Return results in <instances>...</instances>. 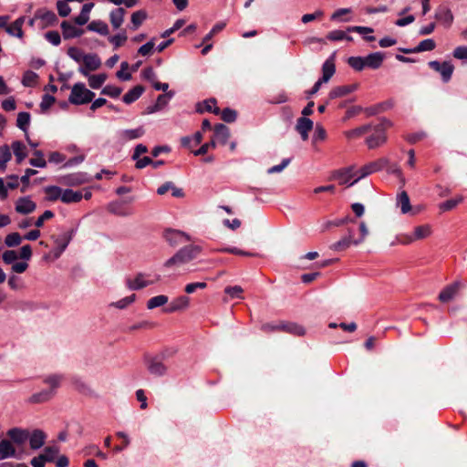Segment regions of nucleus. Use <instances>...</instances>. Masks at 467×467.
I'll list each match as a JSON object with an SVG mask.
<instances>
[{"label": "nucleus", "mask_w": 467, "mask_h": 467, "mask_svg": "<svg viewBox=\"0 0 467 467\" xmlns=\"http://www.w3.org/2000/svg\"><path fill=\"white\" fill-rule=\"evenodd\" d=\"M372 125L371 124H366L360 127H358L356 129L348 130L345 132V136L349 139H357L364 135L365 133L371 131Z\"/></svg>", "instance_id": "40"}, {"label": "nucleus", "mask_w": 467, "mask_h": 467, "mask_svg": "<svg viewBox=\"0 0 467 467\" xmlns=\"http://www.w3.org/2000/svg\"><path fill=\"white\" fill-rule=\"evenodd\" d=\"M282 331L292 334L294 336H304L306 333V330L302 326L296 323L284 321H282Z\"/></svg>", "instance_id": "35"}, {"label": "nucleus", "mask_w": 467, "mask_h": 467, "mask_svg": "<svg viewBox=\"0 0 467 467\" xmlns=\"http://www.w3.org/2000/svg\"><path fill=\"white\" fill-rule=\"evenodd\" d=\"M76 232L77 229L72 228L55 239L56 247L52 251V254L55 258L60 257V255L63 254V252L66 250L68 244L72 240Z\"/></svg>", "instance_id": "8"}, {"label": "nucleus", "mask_w": 467, "mask_h": 467, "mask_svg": "<svg viewBox=\"0 0 467 467\" xmlns=\"http://www.w3.org/2000/svg\"><path fill=\"white\" fill-rule=\"evenodd\" d=\"M67 55L76 62H83L86 54H84L79 48L71 47L67 49Z\"/></svg>", "instance_id": "57"}, {"label": "nucleus", "mask_w": 467, "mask_h": 467, "mask_svg": "<svg viewBox=\"0 0 467 467\" xmlns=\"http://www.w3.org/2000/svg\"><path fill=\"white\" fill-rule=\"evenodd\" d=\"M462 201V198H461V197L458 199L447 200V201L440 203L439 208L442 212H447V211H450V210H452L453 208H455Z\"/></svg>", "instance_id": "59"}, {"label": "nucleus", "mask_w": 467, "mask_h": 467, "mask_svg": "<svg viewBox=\"0 0 467 467\" xmlns=\"http://www.w3.org/2000/svg\"><path fill=\"white\" fill-rule=\"evenodd\" d=\"M94 97V92L88 89L85 84L78 82L72 87L68 101L73 105H83L91 102Z\"/></svg>", "instance_id": "3"}, {"label": "nucleus", "mask_w": 467, "mask_h": 467, "mask_svg": "<svg viewBox=\"0 0 467 467\" xmlns=\"http://www.w3.org/2000/svg\"><path fill=\"white\" fill-rule=\"evenodd\" d=\"M313 121L306 117H301L297 119L296 130L303 140L308 139V132L313 129Z\"/></svg>", "instance_id": "15"}, {"label": "nucleus", "mask_w": 467, "mask_h": 467, "mask_svg": "<svg viewBox=\"0 0 467 467\" xmlns=\"http://www.w3.org/2000/svg\"><path fill=\"white\" fill-rule=\"evenodd\" d=\"M34 155L36 158H32L29 160V164L37 168H46L47 161L44 159V153L42 150H36L34 151Z\"/></svg>", "instance_id": "49"}, {"label": "nucleus", "mask_w": 467, "mask_h": 467, "mask_svg": "<svg viewBox=\"0 0 467 467\" xmlns=\"http://www.w3.org/2000/svg\"><path fill=\"white\" fill-rule=\"evenodd\" d=\"M356 88L357 85L338 86L330 90L328 98L329 99L341 98L353 92Z\"/></svg>", "instance_id": "26"}, {"label": "nucleus", "mask_w": 467, "mask_h": 467, "mask_svg": "<svg viewBox=\"0 0 467 467\" xmlns=\"http://www.w3.org/2000/svg\"><path fill=\"white\" fill-rule=\"evenodd\" d=\"M197 111L202 113V112H213L214 114L220 113V109L216 107V99H209L202 103H199L197 106Z\"/></svg>", "instance_id": "30"}, {"label": "nucleus", "mask_w": 467, "mask_h": 467, "mask_svg": "<svg viewBox=\"0 0 467 467\" xmlns=\"http://www.w3.org/2000/svg\"><path fill=\"white\" fill-rule=\"evenodd\" d=\"M44 192L47 194V196H46L47 201H48V202H56L57 200L61 201L62 192H63L62 188H60L58 186L51 185V186L45 187Z\"/></svg>", "instance_id": "34"}, {"label": "nucleus", "mask_w": 467, "mask_h": 467, "mask_svg": "<svg viewBox=\"0 0 467 467\" xmlns=\"http://www.w3.org/2000/svg\"><path fill=\"white\" fill-rule=\"evenodd\" d=\"M88 181L86 174L75 173L66 177L65 183L71 186L81 185Z\"/></svg>", "instance_id": "45"}, {"label": "nucleus", "mask_w": 467, "mask_h": 467, "mask_svg": "<svg viewBox=\"0 0 467 467\" xmlns=\"http://www.w3.org/2000/svg\"><path fill=\"white\" fill-rule=\"evenodd\" d=\"M12 154L10 151V148L7 145H4L0 147V166L5 169L6 163L11 160Z\"/></svg>", "instance_id": "52"}, {"label": "nucleus", "mask_w": 467, "mask_h": 467, "mask_svg": "<svg viewBox=\"0 0 467 467\" xmlns=\"http://www.w3.org/2000/svg\"><path fill=\"white\" fill-rule=\"evenodd\" d=\"M126 10L122 7H118L112 10L109 14V20L114 29H119L124 21Z\"/></svg>", "instance_id": "22"}, {"label": "nucleus", "mask_w": 467, "mask_h": 467, "mask_svg": "<svg viewBox=\"0 0 467 467\" xmlns=\"http://www.w3.org/2000/svg\"><path fill=\"white\" fill-rule=\"evenodd\" d=\"M83 63L84 66L90 71L98 69L101 65L100 58L96 54H87Z\"/></svg>", "instance_id": "39"}, {"label": "nucleus", "mask_w": 467, "mask_h": 467, "mask_svg": "<svg viewBox=\"0 0 467 467\" xmlns=\"http://www.w3.org/2000/svg\"><path fill=\"white\" fill-rule=\"evenodd\" d=\"M38 75L34 71L27 70L24 73L22 84L25 87H35L37 84Z\"/></svg>", "instance_id": "46"}, {"label": "nucleus", "mask_w": 467, "mask_h": 467, "mask_svg": "<svg viewBox=\"0 0 467 467\" xmlns=\"http://www.w3.org/2000/svg\"><path fill=\"white\" fill-rule=\"evenodd\" d=\"M7 435L13 442L21 445L27 441L29 431L21 428H13L7 431Z\"/></svg>", "instance_id": "18"}, {"label": "nucleus", "mask_w": 467, "mask_h": 467, "mask_svg": "<svg viewBox=\"0 0 467 467\" xmlns=\"http://www.w3.org/2000/svg\"><path fill=\"white\" fill-rule=\"evenodd\" d=\"M460 288V283L455 282L450 285H447L439 295L440 301L445 303L451 300L457 294Z\"/></svg>", "instance_id": "23"}, {"label": "nucleus", "mask_w": 467, "mask_h": 467, "mask_svg": "<svg viewBox=\"0 0 467 467\" xmlns=\"http://www.w3.org/2000/svg\"><path fill=\"white\" fill-rule=\"evenodd\" d=\"M144 132L145 131L142 127H139L137 129L132 130H124L119 131V138L122 140H131L140 138L144 134Z\"/></svg>", "instance_id": "36"}, {"label": "nucleus", "mask_w": 467, "mask_h": 467, "mask_svg": "<svg viewBox=\"0 0 467 467\" xmlns=\"http://www.w3.org/2000/svg\"><path fill=\"white\" fill-rule=\"evenodd\" d=\"M116 436L120 438V439H122V441H123V444L117 445V446L114 447V451L116 452H120L123 450H125L130 444V438L124 431H117L116 432Z\"/></svg>", "instance_id": "54"}, {"label": "nucleus", "mask_w": 467, "mask_h": 467, "mask_svg": "<svg viewBox=\"0 0 467 467\" xmlns=\"http://www.w3.org/2000/svg\"><path fill=\"white\" fill-rule=\"evenodd\" d=\"M358 175V170L356 171L354 166H349L334 171L331 179L338 181L341 185L352 186L359 181L357 180Z\"/></svg>", "instance_id": "4"}, {"label": "nucleus", "mask_w": 467, "mask_h": 467, "mask_svg": "<svg viewBox=\"0 0 467 467\" xmlns=\"http://www.w3.org/2000/svg\"><path fill=\"white\" fill-rule=\"evenodd\" d=\"M67 2L68 1H67V0H59L57 3V12H58L59 16L62 17L67 16L71 12V8L67 5Z\"/></svg>", "instance_id": "60"}, {"label": "nucleus", "mask_w": 467, "mask_h": 467, "mask_svg": "<svg viewBox=\"0 0 467 467\" xmlns=\"http://www.w3.org/2000/svg\"><path fill=\"white\" fill-rule=\"evenodd\" d=\"M351 12V8H339L331 15L330 19L332 21L349 22L351 21V17L342 18V16L348 15Z\"/></svg>", "instance_id": "51"}, {"label": "nucleus", "mask_w": 467, "mask_h": 467, "mask_svg": "<svg viewBox=\"0 0 467 467\" xmlns=\"http://www.w3.org/2000/svg\"><path fill=\"white\" fill-rule=\"evenodd\" d=\"M163 238L172 247L182 244L191 240V237L184 232L175 229H166L163 232Z\"/></svg>", "instance_id": "7"}, {"label": "nucleus", "mask_w": 467, "mask_h": 467, "mask_svg": "<svg viewBox=\"0 0 467 467\" xmlns=\"http://www.w3.org/2000/svg\"><path fill=\"white\" fill-rule=\"evenodd\" d=\"M150 275L145 273H138L134 278H127L126 285L130 290H140L150 285L155 284L161 279L160 275H156V279H149Z\"/></svg>", "instance_id": "5"}, {"label": "nucleus", "mask_w": 467, "mask_h": 467, "mask_svg": "<svg viewBox=\"0 0 467 467\" xmlns=\"http://www.w3.org/2000/svg\"><path fill=\"white\" fill-rule=\"evenodd\" d=\"M202 252L199 245H186L181 248L177 253L164 263V267L170 268L179 266L196 258Z\"/></svg>", "instance_id": "1"}, {"label": "nucleus", "mask_w": 467, "mask_h": 467, "mask_svg": "<svg viewBox=\"0 0 467 467\" xmlns=\"http://www.w3.org/2000/svg\"><path fill=\"white\" fill-rule=\"evenodd\" d=\"M121 92H122L121 88L112 86V85H107L106 87L103 88V89L101 91V93L103 95H107L111 98H118L121 94Z\"/></svg>", "instance_id": "58"}, {"label": "nucleus", "mask_w": 467, "mask_h": 467, "mask_svg": "<svg viewBox=\"0 0 467 467\" xmlns=\"http://www.w3.org/2000/svg\"><path fill=\"white\" fill-rule=\"evenodd\" d=\"M429 67L441 74L444 83H447L451 80L454 70V67L451 62L444 61L441 63L439 61L433 60L429 62Z\"/></svg>", "instance_id": "9"}, {"label": "nucleus", "mask_w": 467, "mask_h": 467, "mask_svg": "<svg viewBox=\"0 0 467 467\" xmlns=\"http://www.w3.org/2000/svg\"><path fill=\"white\" fill-rule=\"evenodd\" d=\"M22 238L18 233H12L6 235L5 244L8 247H16L20 244Z\"/></svg>", "instance_id": "56"}, {"label": "nucleus", "mask_w": 467, "mask_h": 467, "mask_svg": "<svg viewBox=\"0 0 467 467\" xmlns=\"http://www.w3.org/2000/svg\"><path fill=\"white\" fill-rule=\"evenodd\" d=\"M16 455V449L10 441L3 440L0 441V460H5Z\"/></svg>", "instance_id": "32"}, {"label": "nucleus", "mask_w": 467, "mask_h": 467, "mask_svg": "<svg viewBox=\"0 0 467 467\" xmlns=\"http://www.w3.org/2000/svg\"><path fill=\"white\" fill-rule=\"evenodd\" d=\"M147 368L150 374L157 377L165 375L167 371V367L158 357L150 358L148 362Z\"/></svg>", "instance_id": "14"}, {"label": "nucleus", "mask_w": 467, "mask_h": 467, "mask_svg": "<svg viewBox=\"0 0 467 467\" xmlns=\"http://www.w3.org/2000/svg\"><path fill=\"white\" fill-rule=\"evenodd\" d=\"M190 306V298L186 296H180L174 298L164 309L166 313H174L185 310Z\"/></svg>", "instance_id": "10"}, {"label": "nucleus", "mask_w": 467, "mask_h": 467, "mask_svg": "<svg viewBox=\"0 0 467 467\" xmlns=\"http://www.w3.org/2000/svg\"><path fill=\"white\" fill-rule=\"evenodd\" d=\"M436 44L433 39L428 38L420 41L419 45L413 49H404L403 52L406 54L410 53H420L424 51H431L435 48Z\"/></svg>", "instance_id": "27"}, {"label": "nucleus", "mask_w": 467, "mask_h": 467, "mask_svg": "<svg viewBox=\"0 0 467 467\" xmlns=\"http://www.w3.org/2000/svg\"><path fill=\"white\" fill-rule=\"evenodd\" d=\"M230 137V130L224 124H217L214 127V135L213 140L216 144L225 145Z\"/></svg>", "instance_id": "20"}, {"label": "nucleus", "mask_w": 467, "mask_h": 467, "mask_svg": "<svg viewBox=\"0 0 467 467\" xmlns=\"http://www.w3.org/2000/svg\"><path fill=\"white\" fill-rule=\"evenodd\" d=\"M261 331L265 333H273L276 331H282V321L274 323L268 322L265 323L260 327Z\"/></svg>", "instance_id": "55"}, {"label": "nucleus", "mask_w": 467, "mask_h": 467, "mask_svg": "<svg viewBox=\"0 0 467 467\" xmlns=\"http://www.w3.org/2000/svg\"><path fill=\"white\" fill-rule=\"evenodd\" d=\"M143 92L144 88L142 86H135L123 96L122 100L126 104H131L132 102L136 101Z\"/></svg>", "instance_id": "31"}, {"label": "nucleus", "mask_w": 467, "mask_h": 467, "mask_svg": "<svg viewBox=\"0 0 467 467\" xmlns=\"http://www.w3.org/2000/svg\"><path fill=\"white\" fill-rule=\"evenodd\" d=\"M109 42L114 46V48L121 47L127 40V35L125 32L112 36L109 38Z\"/></svg>", "instance_id": "61"}, {"label": "nucleus", "mask_w": 467, "mask_h": 467, "mask_svg": "<svg viewBox=\"0 0 467 467\" xmlns=\"http://www.w3.org/2000/svg\"><path fill=\"white\" fill-rule=\"evenodd\" d=\"M392 123L387 119H382L378 124L372 126V134L366 140L369 149H375L383 145L387 140L386 130L391 127Z\"/></svg>", "instance_id": "2"}, {"label": "nucleus", "mask_w": 467, "mask_h": 467, "mask_svg": "<svg viewBox=\"0 0 467 467\" xmlns=\"http://www.w3.org/2000/svg\"><path fill=\"white\" fill-rule=\"evenodd\" d=\"M11 148L17 163H21L27 156L26 146L19 140L12 142Z\"/></svg>", "instance_id": "33"}, {"label": "nucleus", "mask_w": 467, "mask_h": 467, "mask_svg": "<svg viewBox=\"0 0 467 467\" xmlns=\"http://www.w3.org/2000/svg\"><path fill=\"white\" fill-rule=\"evenodd\" d=\"M61 29L64 38H73L82 35L83 30L76 27L74 25L67 21H63L61 24Z\"/></svg>", "instance_id": "24"}, {"label": "nucleus", "mask_w": 467, "mask_h": 467, "mask_svg": "<svg viewBox=\"0 0 467 467\" xmlns=\"http://www.w3.org/2000/svg\"><path fill=\"white\" fill-rule=\"evenodd\" d=\"M385 59V56L381 52H374L366 57H364L365 66L366 67L371 69H378L381 67L383 61Z\"/></svg>", "instance_id": "19"}, {"label": "nucleus", "mask_w": 467, "mask_h": 467, "mask_svg": "<svg viewBox=\"0 0 467 467\" xmlns=\"http://www.w3.org/2000/svg\"><path fill=\"white\" fill-rule=\"evenodd\" d=\"M397 205L400 206L403 214L408 213L411 210L410 202L408 193L402 191L397 197Z\"/></svg>", "instance_id": "37"}, {"label": "nucleus", "mask_w": 467, "mask_h": 467, "mask_svg": "<svg viewBox=\"0 0 467 467\" xmlns=\"http://www.w3.org/2000/svg\"><path fill=\"white\" fill-rule=\"evenodd\" d=\"M25 20H26L25 16L18 17L11 25L6 26V32L10 36H14L21 38L23 36L22 26H23V25L25 23Z\"/></svg>", "instance_id": "28"}, {"label": "nucleus", "mask_w": 467, "mask_h": 467, "mask_svg": "<svg viewBox=\"0 0 467 467\" xmlns=\"http://www.w3.org/2000/svg\"><path fill=\"white\" fill-rule=\"evenodd\" d=\"M174 91H169L164 94L159 95L156 103L153 106V109L150 110V112L160 110L163 107H165L171 99V98L174 96Z\"/></svg>", "instance_id": "42"}, {"label": "nucleus", "mask_w": 467, "mask_h": 467, "mask_svg": "<svg viewBox=\"0 0 467 467\" xmlns=\"http://www.w3.org/2000/svg\"><path fill=\"white\" fill-rule=\"evenodd\" d=\"M348 65L357 71L363 70L365 66L364 57H350L348 60Z\"/></svg>", "instance_id": "53"}, {"label": "nucleus", "mask_w": 467, "mask_h": 467, "mask_svg": "<svg viewBox=\"0 0 467 467\" xmlns=\"http://www.w3.org/2000/svg\"><path fill=\"white\" fill-rule=\"evenodd\" d=\"M57 453H58L57 447L48 446V447L45 448L44 453H42V455H44L47 462H50L54 461V459Z\"/></svg>", "instance_id": "64"}, {"label": "nucleus", "mask_w": 467, "mask_h": 467, "mask_svg": "<svg viewBox=\"0 0 467 467\" xmlns=\"http://www.w3.org/2000/svg\"><path fill=\"white\" fill-rule=\"evenodd\" d=\"M36 208V204L29 197H21L16 203V211L21 214L31 213Z\"/></svg>", "instance_id": "12"}, {"label": "nucleus", "mask_w": 467, "mask_h": 467, "mask_svg": "<svg viewBox=\"0 0 467 467\" xmlns=\"http://www.w3.org/2000/svg\"><path fill=\"white\" fill-rule=\"evenodd\" d=\"M107 210L109 213L121 217H128L133 214V211L124 208L123 202L119 201L110 202L107 206Z\"/></svg>", "instance_id": "17"}, {"label": "nucleus", "mask_w": 467, "mask_h": 467, "mask_svg": "<svg viewBox=\"0 0 467 467\" xmlns=\"http://www.w3.org/2000/svg\"><path fill=\"white\" fill-rule=\"evenodd\" d=\"M336 67L333 58H329L325 61L322 66V78H319L322 82L327 83L335 74Z\"/></svg>", "instance_id": "29"}, {"label": "nucleus", "mask_w": 467, "mask_h": 467, "mask_svg": "<svg viewBox=\"0 0 467 467\" xmlns=\"http://www.w3.org/2000/svg\"><path fill=\"white\" fill-rule=\"evenodd\" d=\"M107 79L106 74L91 75L88 77V85L90 88H99Z\"/></svg>", "instance_id": "50"}, {"label": "nucleus", "mask_w": 467, "mask_h": 467, "mask_svg": "<svg viewBox=\"0 0 467 467\" xmlns=\"http://www.w3.org/2000/svg\"><path fill=\"white\" fill-rule=\"evenodd\" d=\"M30 123V114L28 112H19L16 119V126L26 132Z\"/></svg>", "instance_id": "47"}, {"label": "nucleus", "mask_w": 467, "mask_h": 467, "mask_svg": "<svg viewBox=\"0 0 467 467\" xmlns=\"http://www.w3.org/2000/svg\"><path fill=\"white\" fill-rule=\"evenodd\" d=\"M435 18L446 27H450L453 22V15L448 6L441 5L435 12Z\"/></svg>", "instance_id": "13"}, {"label": "nucleus", "mask_w": 467, "mask_h": 467, "mask_svg": "<svg viewBox=\"0 0 467 467\" xmlns=\"http://www.w3.org/2000/svg\"><path fill=\"white\" fill-rule=\"evenodd\" d=\"M83 194L80 191L66 189L62 192L61 202L64 203H75L82 200Z\"/></svg>", "instance_id": "25"}, {"label": "nucleus", "mask_w": 467, "mask_h": 467, "mask_svg": "<svg viewBox=\"0 0 467 467\" xmlns=\"http://www.w3.org/2000/svg\"><path fill=\"white\" fill-rule=\"evenodd\" d=\"M389 164V159L381 158L377 161L368 162L358 170V175L357 180H361L374 172L379 171Z\"/></svg>", "instance_id": "6"}, {"label": "nucleus", "mask_w": 467, "mask_h": 467, "mask_svg": "<svg viewBox=\"0 0 467 467\" xmlns=\"http://www.w3.org/2000/svg\"><path fill=\"white\" fill-rule=\"evenodd\" d=\"M87 28L89 31L97 32L101 36H107L109 34V27L108 25L100 20H94L90 22Z\"/></svg>", "instance_id": "41"}, {"label": "nucleus", "mask_w": 467, "mask_h": 467, "mask_svg": "<svg viewBox=\"0 0 467 467\" xmlns=\"http://www.w3.org/2000/svg\"><path fill=\"white\" fill-rule=\"evenodd\" d=\"M222 119L225 122H234L236 119L237 114L236 111L226 108L221 112Z\"/></svg>", "instance_id": "63"}, {"label": "nucleus", "mask_w": 467, "mask_h": 467, "mask_svg": "<svg viewBox=\"0 0 467 467\" xmlns=\"http://www.w3.org/2000/svg\"><path fill=\"white\" fill-rule=\"evenodd\" d=\"M54 395H55V391H53L52 389L42 390V391H40L38 393L33 394L30 397L29 401L31 403L46 402V401L49 400L50 399H52V397Z\"/></svg>", "instance_id": "38"}, {"label": "nucleus", "mask_w": 467, "mask_h": 467, "mask_svg": "<svg viewBox=\"0 0 467 467\" xmlns=\"http://www.w3.org/2000/svg\"><path fill=\"white\" fill-rule=\"evenodd\" d=\"M147 18V14L143 10H139L131 15V26L132 30H137Z\"/></svg>", "instance_id": "44"}, {"label": "nucleus", "mask_w": 467, "mask_h": 467, "mask_svg": "<svg viewBox=\"0 0 467 467\" xmlns=\"http://www.w3.org/2000/svg\"><path fill=\"white\" fill-rule=\"evenodd\" d=\"M355 241L356 239H354L353 237V231L348 229V235L331 244L330 249L337 252L344 251L348 249L350 245H354Z\"/></svg>", "instance_id": "21"}, {"label": "nucleus", "mask_w": 467, "mask_h": 467, "mask_svg": "<svg viewBox=\"0 0 467 467\" xmlns=\"http://www.w3.org/2000/svg\"><path fill=\"white\" fill-rule=\"evenodd\" d=\"M431 234V226L428 224H424V225L417 226L414 229L413 236L415 237V240H421V239H425L428 236H430Z\"/></svg>", "instance_id": "48"}, {"label": "nucleus", "mask_w": 467, "mask_h": 467, "mask_svg": "<svg viewBox=\"0 0 467 467\" xmlns=\"http://www.w3.org/2000/svg\"><path fill=\"white\" fill-rule=\"evenodd\" d=\"M46 434L41 430H34L32 432H29V437L27 440H29V445L32 450H38L40 449L46 441Z\"/></svg>", "instance_id": "16"}, {"label": "nucleus", "mask_w": 467, "mask_h": 467, "mask_svg": "<svg viewBox=\"0 0 467 467\" xmlns=\"http://www.w3.org/2000/svg\"><path fill=\"white\" fill-rule=\"evenodd\" d=\"M168 296L165 295H159L150 298L147 301V308L151 310L159 306H162L168 303Z\"/></svg>", "instance_id": "43"}, {"label": "nucleus", "mask_w": 467, "mask_h": 467, "mask_svg": "<svg viewBox=\"0 0 467 467\" xmlns=\"http://www.w3.org/2000/svg\"><path fill=\"white\" fill-rule=\"evenodd\" d=\"M136 296L133 294L131 296H126L117 302L112 303L111 305L117 308L123 309L127 307L129 305L135 301Z\"/></svg>", "instance_id": "62"}, {"label": "nucleus", "mask_w": 467, "mask_h": 467, "mask_svg": "<svg viewBox=\"0 0 467 467\" xmlns=\"http://www.w3.org/2000/svg\"><path fill=\"white\" fill-rule=\"evenodd\" d=\"M35 18L41 20L43 26H50L57 22L56 14L53 11L45 8L36 10Z\"/></svg>", "instance_id": "11"}]
</instances>
